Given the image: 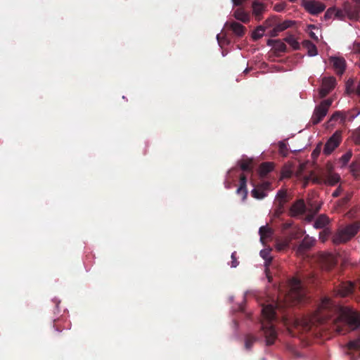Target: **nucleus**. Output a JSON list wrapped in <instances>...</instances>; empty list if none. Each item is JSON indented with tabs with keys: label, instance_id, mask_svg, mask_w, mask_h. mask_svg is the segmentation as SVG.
I'll use <instances>...</instances> for the list:
<instances>
[{
	"label": "nucleus",
	"instance_id": "f257e3e1",
	"mask_svg": "<svg viewBox=\"0 0 360 360\" xmlns=\"http://www.w3.org/2000/svg\"><path fill=\"white\" fill-rule=\"evenodd\" d=\"M333 312L338 314V321L347 323L352 330H355L360 326L359 314L349 308L334 305L327 297L321 300L315 314L311 316L297 318L293 321V324L295 328H302L304 330H308L314 323L323 321Z\"/></svg>",
	"mask_w": 360,
	"mask_h": 360
},
{
	"label": "nucleus",
	"instance_id": "6e6d98bb",
	"mask_svg": "<svg viewBox=\"0 0 360 360\" xmlns=\"http://www.w3.org/2000/svg\"><path fill=\"white\" fill-rule=\"evenodd\" d=\"M290 175V172L288 171H286V172H283L282 173V177L285 178V177H289Z\"/></svg>",
	"mask_w": 360,
	"mask_h": 360
},
{
	"label": "nucleus",
	"instance_id": "a878e982",
	"mask_svg": "<svg viewBox=\"0 0 360 360\" xmlns=\"http://www.w3.org/2000/svg\"><path fill=\"white\" fill-rule=\"evenodd\" d=\"M274 169V164L272 162H266L260 165L258 172L260 176H265L268 173L271 172Z\"/></svg>",
	"mask_w": 360,
	"mask_h": 360
},
{
	"label": "nucleus",
	"instance_id": "2f4dec72",
	"mask_svg": "<svg viewBox=\"0 0 360 360\" xmlns=\"http://www.w3.org/2000/svg\"><path fill=\"white\" fill-rule=\"evenodd\" d=\"M252 159H245L240 162V167L243 171H251L252 169Z\"/></svg>",
	"mask_w": 360,
	"mask_h": 360
},
{
	"label": "nucleus",
	"instance_id": "cd10ccee",
	"mask_svg": "<svg viewBox=\"0 0 360 360\" xmlns=\"http://www.w3.org/2000/svg\"><path fill=\"white\" fill-rule=\"evenodd\" d=\"M303 46L307 49L309 56H316L318 54L316 46L310 41H304Z\"/></svg>",
	"mask_w": 360,
	"mask_h": 360
},
{
	"label": "nucleus",
	"instance_id": "a19ab883",
	"mask_svg": "<svg viewBox=\"0 0 360 360\" xmlns=\"http://www.w3.org/2000/svg\"><path fill=\"white\" fill-rule=\"evenodd\" d=\"M278 146H279L280 153H281L282 155L285 156L287 155V153H288V148H287V146H286L285 143L281 141L278 143Z\"/></svg>",
	"mask_w": 360,
	"mask_h": 360
},
{
	"label": "nucleus",
	"instance_id": "39448f33",
	"mask_svg": "<svg viewBox=\"0 0 360 360\" xmlns=\"http://www.w3.org/2000/svg\"><path fill=\"white\" fill-rule=\"evenodd\" d=\"M304 295L305 292L302 289L300 281L296 278H293L290 282V289L287 296L288 300L301 302Z\"/></svg>",
	"mask_w": 360,
	"mask_h": 360
},
{
	"label": "nucleus",
	"instance_id": "4d7b16f0",
	"mask_svg": "<svg viewBox=\"0 0 360 360\" xmlns=\"http://www.w3.org/2000/svg\"><path fill=\"white\" fill-rule=\"evenodd\" d=\"M356 94L360 96V84L358 85L357 88H356Z\"/></svg>",
	"mask_w": 360,
	"mask_h": 360
},
{
	"label": "nucleus",
	"instance_id": "c85d7f7f",
	"mask_svg": "<svg viewBox=\"0 0 360 360\" xmlns=\"http://www.w3.org/2000/svg\"><path fill=\"white\" fill-rule=\"evenodd\" d=\"M311 209L309 210L308 213L307 214V215L304 217V220L307 222H311L313 220L315 214L319 212L321 205L320 204H319V205H316L314 207H313L312 205H311Z\"/></svg>",
	"mask_w": 360,
	"mask_h": 360
},
{
	"label": "nucleus",
	"instance_id": "4c0bfd02",
	"mask_svg": "<svg viewBox=\"0 0 360 360\" xmlns=\"http://www.w3.org/2000/svg\"><path fill=\"white\" fill-rule=\"evenodd\" d=\"M348 347L349 349H360V339H357L353 341H350L348 343Z\"/></svg>",
	"mask_w": 360,
	"mask_h": 360
},
{
	"label": "nucleus",
	"instance_id": "bb28decb",
	"mask_svg": "<svg viewBox=\"0 0 360 360\" xmlns=\"http://www.w3.org/2000/svg\"><path fill=\"white\" fill-rule=\"evenodd\" d=\"M233 16L238 20H240L243 22H247L249 21V15L246 13L243 8H237L233 12Z\"/></svg>",
	"mask_w": 360,
	"mask_h": 360
},
{
	"label": "nucleus",
	"instance_id": "7ed1b4c3",
	"mask_svg": "<svg viewBox=\"0 0 360 360\" xmlns=\"http://www.w3.org/2000/svg\"><path fill=\"white\" fill-rule=\"evenodd\" d=\"M359 230L356 224H349L340 229L333 237V243L335 245L344 243L356 235Z\"/></svg>",
	"mask_w": 360,
	"mask_h": 360
},
{
	"label": "nucleus",
	"instance_id": "09e8293b",
	"mask_svg": "<svg viewBox=\"0 0 360 360\" xmlns=\"http://www.w3.org/2000/svg\"><path fill=\"white\" fill-rule=\"evenodd\" d=\"M272 23H273V20L272 19H268V20H266L264 22L263 26H264L265 30H266V28L271 27L272 25Z\"/></svg>",
	"mask_w": 360,
	"mask_h": 360
},
{
	"label": "nucleus",
	"instance_id": "72a5a7b5",
	"mask_svg": "<svg viewBox=\"0 0 360 360\" xmlns=\"http://www.w3.org/2000/svg\"><path fill=\"white\" fill-rule=\"evenodd\" d=\"M256 341V338L252 335H248L245 338V346L247 349H250L253 345V343Z\"/></svg>",
	"mask_w": 360,
	"mask_h": 360
},
{
	"label": "nucleus",
	"instance_id": "052dcab7",
	"mask_svg": "<svg viewBox=\"0 0 360 360\" xmlns=\"http://www.w3.org/2000/svg\"><path fill=\"white\" fill-rule=\"evenodd\" d=\"M314 153H317L316 150H314V151H313V154H314Z\"/></svg>",
	"mask_w": 360,
	"mask_h": 360
},
{
	"label": "nucleus",
	"instance_id": "13d9d810",
	"mask_svg": "<svg viewBox=\"0 0 360 360\" xmlns=\"http://www.w3.org/2000/svg\"><path fill=\"white\" fill-rule=\"evenodd\" d=\"M360 115V110L357 112L356 115L352 117L351 120H353L354 118H356L357 116Z\"/></svg>",
	"mask_w": 360,
	"mask_h": 360
},
{
	"label": "nucleus",
	"instance_id": "ea45409f",
	"mask_svg": "<svg viewBox=\"0 0 360 360\" xmlns=\"http://www.w3.org/2000/svg\"><path fill=\"white\" fill-rule=\"evenodd\" d=\"M231 258V266L232 268L237 267L239 264V262L236 258V252H232Z\"/></svg>",
	"mask_w": 360,
	"mask_h": 360
},
{
	"label": "nucleus",
	"instance_id": "680f3d73",
	"mask_svg": "<svg viewBox=\"0 0 360 360\" xmlns=\"http://www.w3.org/2000/svg\"><path fill=\"white\" fill-rule=\"evenodd\" d=\"M314 153H317L316 150H314V151H313V154H314Z\"/></svg>",
	"mask_w": 360,
	"mask_h": 360
},
{
	"label": "nucleus",
	"instance_id": "4be33fe9",
	"mask_svg": "<svg viewBox=\"0 0 360 360\" xmlns=\"http://www.w3.org/2000/svg\"><path fill=\"white\" fill-rule=\"evenodd\" d=\"M227 26H229L231 30L238 37H242L245 33V27L241 24L236 22H231L230 23H226Z\"/></svg>",
	"mask_w": 360,
	"mask_h": 360
},
{
	"label": "nucleus",
	"instance_id": "a211bd4d",
	"mask_svg": "<svg viewBox=\"0 0 360 360\" xmlns=\"http://www.w3.org/2000/svg\"><path fill=\"white\" fill-rule=\"evenodd\" d=\"M288 201V194L286 190L281 189L278 191L276 195L274 202L279 207H284V205Z\"/></svg>",
	"mask_w": 360,
	"mask_h": 360
},
{
	"label": "nucleus",
	"instance_id": "dca6fc26",
	"mask_svg": "<svg viewBox=\"0 0 360 360\" xmlns=\"http://www.w3.org/2000/svg\"><path fill=\"white\" fill-rule=\"evenodd\" d=\"M236 193L242 195V200H245L248 196L247 179L245 175L240 177V185L236 190Z\"/></svg>",
	"mask_w": 360,
	"mask_h": 360
},
{
	"label": "nucleus",
	"instance_id": "412c9836",
	"mask_svg": "<svg viewBox=\"0 0 360 360\" xmlns=\"http://www.w3.org/2000/svg\"><path fill=\"white\" fill-rule=\"evenodd\" d=\"M262 315L268 321H272L275 317V309L272 304L264 306L262 310Z\"/></svg>",
	"mask_w": 360,
	"mask_h": 360
},
{
	"label": "nucleus",
	"instance_id": "6e6552de",
	"mask_svg": "<svg viewBox=\"0 0 360 360\" xmlns=\"http://www.w3.org/2000/svg\"><path fill=\"white\" fill-rule=\"evenodd\" d=\"M336 79L333 77H324L322 79L321 87L319 90V96L323 98L327 96L335 86Z\"/></svg>",
	"mask_w": 360,
	"mask_h": 360
},
{
	"label": "nucleus",
	"instance_id": "1a4fd4ad",
	"mask_svg": "<svg viewBox=\"0 0 360 360\" xmlns=\"http://www.w3.org/2000/svg\"><path fill=\"white\" fill-rule=\"evenodd\" d=\"M340 141V133H334L325 144L323 148L324 154L330 155L339 146Z\"/></svg>",
	"mask_w": 360,
	"mask_h": 360
},
{
	"label": "nucleus",
	"instance_id": "aec40b11",
	"mask_svg": "<svg viewBox=\"0 0 360 360\" xmlns=\"http://www.w3.org/2000/svg\"><path fill=\"white\" fill-rule=\"evenodd\" d=\"M270 252L271 250L269 249H264L259 252L260 256L264 260L265 272L266 275H268L269 271V266L272 261V257L271 256Z\"/></svg>",
	"mask_w": 360,
	"mask_h": 360
},
{
	"label": "nucleus",
	"instance_id": "c756f323",
	"mask_svg": "<svg viewBox=\"0 0 360 360\" xmlns=\"http://www.w3.org/2000/svg\"><path fill=\"white\" fill-rule=\"evenodd\" d=\"M284 41L287 42L294 50H298L300 47V43L293 35H288L284 38Z\"/></svg>",
	"mask_w": 360,
	"mask_h": 360
},
{
	"label": "nucleus",
	"instance_id": "37998d69",
	"mask_svg": "<svg viewBox=\"0 0 360 360\" xmlns=\"http://www.w3.org/2000/svg\"><path fill=\"white\" fill-rule=\"evenodd\" d=\"M311 181L315 184H321L324 181V174H321V176H315L311 179Z\"/></svg>",
	"mask_w": 360,
	"mask_h": 360
},
{
	"label": "nucleus",
	"instance_id": "9d476101",
	"mask_svg": "<svg viewBox=\"0 0 360 360\" xmlns=\"http://www.w3.org/2000/svg\"><path fill=\"white\" fill-rule=\"evenodd\" d=\"M262 330L265 336L266 345H272L276 337L277 333L270 323H262Z\"/></svg>",
	"mask_w": 360,
	"mask_h": 360
},
{
	"label": "nucleus",
	"instance_id": "7c9ffc66",
	"mask_svg": "<svg viewBox=\"0 0 360 360\" xmlns=\"http://www.w3.org/2000/svg\"><path fill=\"white\" fill-rule=\"evenodd\" d=\"M265 32V27L263 25L258 26L252 32V37L254 40L260 39Z\"/></svg>",
	"mask_w": 360,
	"mask_h": 360
},
{
	"label": "nucleus",
	"instance_id": "b1692460",
	"mask_svg": "<svg viewBox=\"0 0 360 360\" xmlns=\"http://www.w3.org/2000/svg\"><path fill=\"white\" fill-rule=\"evenodd\" d=\"M264 11V5L263 4L258 1L252 3V13L258 20L261 19V15Z\"/></svg>",
	"mask_w": 360,
	"mask_h": 360
},
{
	"label": "nucleus",
	"instance_id": "ddd939ff",
	"mask_svg": "<svg viewBox=\"0 0 360 360\" xmlns=\"http://www.w3.org/2000/svg\"><path fill=\"white\" fill-rule=\"evenodd\" d=\"M306 206L303 200L295 202L290 207V212L292 217L300 215L304 212Z\"/></svg>",
	"mask_w": 360,
	"mask_h": 360
},
{
	"label": "nucleus",
	"instance_id": "a18cd8bd",
	"mask_svg": "<svg viewBox=\"0 0 360 360\" xmlns=\"http://www.w3.org/2000/svg\"><path fill=\"white\" fill-rule=\"evenodd\" d=\"M285 8V6L282 4H278L274 6V10L277 12L283 11Z\"/></svg>",
	"mask_w": 360,
	"mask_h": 360
},
{
	"label": "nucleus",
	"instance_id": "0e129e2a",
	"mask_svg": "<svg viewBox=\"0 0 360 360\" xmlns=\"http://www.w3.org/2000/svg\"><path fill=\"white\" fill-rule=\"evenodd\" d=\"M290 226V224H286V227H288V226Z\"/></svg>",
	"mask_w": 360,
	"mask_h": 360
},
{
	"label": "nucleus",
	"instance_id": "79ce46f5",
	"mask_svg": "<svg viewBox=\"0 0 360 360\" xmlns=\"http://www.w3.org/2000/svg\"><path fill=\"white\" fill-rule=\"evenodd\" d=\"M288 246V241L279 242V243H276V248L277 250L281 251V250H284Z\"/></svg>",
	"mask_w": 360,
	"mask_h": 360
},
{
	"label": "nucleus",
	"instance_id": "0eeeda50",
	"mask_svg": "<svg viewBox=\"0 0 360 360\" xmlns=\"http://www.w3.org/2000/svg\"><path fill=\"white\" fill-rule=\"evenodd\" d=\"M271 190V184L269 181H264L254 188L251 191V194L253 198L262 200L267 195V191Z\"/></svg>",
	"mask_w": 360,
	"mask_h": 360
},
{
	"label": "nucleus",
	"instance_id": "473e14b6",
	"mask_svg": "<svg viewBox=\"0 0 360 360\" xmlns=\"http://www.w3.org/2000/svg\"><path fill=\"white\" fill-rule=\"evenodd\" d=\"M315 30L317 32H319V28H317L315 25H309L307 26V30L309 32V34L310 37L311 39L317 41L319 39V37H318L316 33L314 31Z\"/></svg>",
	"mask_w": 360,
	"mask_h": 360
},
{
	"label": "nucleus",
	"instance_id": "5701e85b",
	"mask_svg": "<svg viewBox=\"0 0 360 360\" xmlns=\"http://www.w3.org/2000/svg\"><path fill=\"white\" fill-rule=\"evenodd\" d=\"M260 240L264 243L265 240L269 238L273 234L272 229L268 226H262L259 229Z\"/></svg>",
	"mask_w": 360,
	"mask_h": 360
},
{
	"label": "nucleus",
	"instance_id": "4468645a",
	"mask_svg": "<svg viewBox=\"0 0 360 360\" xmlns=\"http://www.w3.org/2000/svg\"><path fill=\"white\" fill-rule=\"evenodd\" d=\"M340 180V176L338 173L330 171V167L328 169L327 174H324L323 184L328 186H334L338 184Z\"/></svg>",
	"mask_w": 360,
	"mask_h": 360
},
{
	"label": "nucleus",
	"instance_id": "f03ea898",
	"mask_svg": "<svg viewBox=\"0 0 360 360\" xmlns=\"http://www.w3.org/2000/svg\"><path fill=\"white\" fill-rule=\"evenodd\" d=\"M346 18L350 20H356L358 18V13L349 3H345L342 8L336 7L329 8L324 14L326 20L337 19L343 20Z\"/></svg>",
	"mask_w": 360,
	"mask_h": 360
},
{
	"label": "nucleus",
	"instance_id": "9b49d317",
	"mask_svg": "<svg viewBox=\"0 0 360 360\" xmlns=\"http://www.w3.org/2000/svg\"><path fill=\"white\" fill-rule=\"evenodd\" d=\"M316 240L307 236L302 240L300 244L296 248V253L298 255H302L306 251L310 250L315 244Z\"/></svg>",
	"mask_w": 360,
	"mask_h": 360
},
{
	"label": "nucleus",
	"instance_id": "20e7f679",
	"mask_svg": "<svg viewBox=\"0 0 360 360\" xmlns=\"http://www.w3.org/2000/svg\"><path fill=\"white\" fill-rule=\"evenodd\" d=\"M332 103L333 100L331 98L326 99L315 108L311 118V122L313 124H317L323 119Z\"/></svg>",
	"mask_w": 360,
	"mask_h": 360
},
{
	"label": "nucleus",
	"instance_id": "e2e57ef3",
	"mask_svg": "<svg viewBox=\"0 0 360 360\" xmlns=\"http://www.w3.org/2000/svg\"><path fill=\"white\" fill-rule=\"evenodd\" d=\"M289 1H291V2H294V1H295L296 0H289Z\"/></svg>",
	"mask_w": 360,
	"mask_h": 360
},
{
	"label": "nucleus",
	"instance_id": "3c124183",
	"mask_svg": "<svg viewBox=\"0 0 360 360\" xmlns=\"http://www.w3.org/2000/svg\"><path fill=\"white\" fill-rule=\"evenodd\" d=\"M350 199V195H347V196H345V198H343L341 201H340V204L341 205H344V204H346Z\"/></svg>",
	"mask_w": 360,
	"mask_h": 360
},
{
	"label": "nucleus",
	"instance_id": "6ab92c4d",
	"mask_svg": "<svg viewBox=\"0 0 360 360\" xmlns=\"http://www.w3.org/2000/svg\"><path fill=\"white\" fill-rule=\"evenodd\" d=\"M267 45L271 46L276 52H285L286 51L285 44L279 39H269Z\"/></svg>",
	"mask_w": 360,
	"mask_h": 360
},
{
	"label": "nucleus",
	"instance_id": "603ef678",
	"mask_svg": "<svg viewBox=\"0 0 360 360\" xmlns=\"http://www.w3.org/2000/svg\"><path fill=\"white\" fill-rule=\"evenodd\" d=\"M245 0H232V3L234 6L241 5Z\"/></svg>",
	"mask_w": 360,
	"mask_h": 360
},
{
	"label": "nucleus",
	"instance_id": "393cba45",
	"mask_svg": "<svg viewBox=\"0 0 360 360\" xmlns=\"http://www.w3.org/2000/svg\"><path fill=\"white\" fill-rule=\"evenodd\" d=\"M330 222V219L326 214L319 215L314 221L315 229H323Z\"/></svg>",
	"mask_w": 360,
	"mask_h": 360
},
{
	"label": "nucleus",
	"instance_id": "c03bdc74",
	"mask_svg": "<svg viewBox=\"0 0 360 360\" xmlns=\"http://www.w3.org/2000/svg\"><path fill=\"white\" fill-rule=\"evenodd\" d=\"M329 231L326 230H324L323 232L320 233V239L322 240L323 243H324L326 240Z\"/></svg>",
	"mask_w": 360,
	"mask_h": 360
},
{
	"label": "nucleus",
	"instance_id": "f3484780",
	"mask_svg": "<svg viewBox=\"0 0 360 360\" xmlns=\"http://www.w3.org/2000/svg\"><path fill=\"white\" fill-rule=\"evenodd\" d=\"M354 284L352 282L344 283L337 290V294L341 297H345L352 292Z\"/></svg>",
	"mask_w": 360,
	"mask_h": 360
},
{
	"label": "nucleus",
	"instance_id": "864d4df0",
	"mask_svg": "<svg viewBox=\"0 0 360 360\" xmlns=\"http://www.w3.org/2000/svg\"><path fill=\"white\" fill-rule=\"evenodd\" d=\"M283 207H279L278 205H277V208L276 209V214L277 215H279L281 214V213H283Z\"/></svg>",
	"mask_w": 360,
	"mask_h": 360
},
{
	"label": "nucleus",
	"instance_id": "5fc2aeb1",
	"mask_svg": "<svg viewBox=\"0 0 360 360\" xmlns=\"http://www.w3.org/2000/svg\"><path fill=\"white\" fill-rule=\"evenodd\" d=\"M334 329L335 330V331L338 333H342V329L339 327V326L338 325V323H336L335 324Z\"/></svg>",
	"mask_w": 360,
	"mask_h": 360
},
{
	"label": "nucleus",
	"instance_id": "e433bc0d",
	"mask_svg": "<svg viewBox=\"0 0 360 360\" xmlns=\"http://www.w3.org/2000/svg\"><path fill=\"white\" fill-rule=\"evenodd\" d=\"M283 30H280V25H276L271 30L269 31V35L270 37H276L279 32H282Z\"/></svg>",
	"mask_w": 360,
	"mask_h": 360
},
{
	"label": "nucleus",
	"instance_id": "423d86ee",
	"mask_svg": "<svg viewBox=\"0 0 360 360\" xmlns=\"http://www.w3.org/2000/svg\"><path fill=\"white\" fill-rule=\"evenodd\" d=\"M302 6L311 15H318L326 9V5L319 0H302Z\"/></svg>",
	"mask_w": 360,
	"mask_h": 360
},
{
	"label": "nucleus",
	"instance_id": "c9c22d12",
	"mask_svg": "<svg viewBox=\"0 0 360 360\" xmlns=\"http://www.w3.org/2000/svg\"><path fill=\"white\" fill-rule=\"evenodd\" d=\"M295 23V21L292 20H285L281 23H279L280 25V30H283L284 31L285 30L292 27Z\"/></svg>",
	"mask_w": 360,
	"mask_h": 360
},
{
	"label": "nucleus",
	"instance_id": "8fccbe9b",
	"mask_svg": "<svg viewBox=\"0 0 360 360\" xmlns=\"http://www.w3.org/2000/svg\"><path fill=\"white\" fill-rule=\"evenodd\" d=\"M356 3V7L353 8L354 10L359 13V11H360V0H353Z\"/></svg>",
	"mask_w": 360,
	"mask_h": 360
},
{
	"label": "nucleus",
	"instance_id": "69168bd1",
	"mask_svg": "<svg viewBox=\"0 0 360 360\" xmlns=\"http://www.w3.org/2000/svg\"><path fill=\"white\" fill-rule=\"evenodd\" d=\"M248 71V69H245L244 72H247Z\"/></svg>",
	"mask_w": 360,
	"mask_h": 360
},
{
	"label": "nucleus",
	"instance_id": "2eb2a0df",
	"mask_svg": "<svg viewBox=\"0 0 360 360\" xmlns=\"http://www.w3.org/2000/svg\"><path fill=\"white\" fill-rule=\"evenodd\" d=\"M330 60L336 72L342 75L345 69V60L342 58L339 57H331Z\"/></svg>",
	"mask_w": 360,
	"mask_h": 360
},
{
	"label": "nucleus",
	"instance_id": "f8f14e48",
	"mask_svg": "<svg viewBox=\"0 0 360 360\" xmlns=\"http://www.w3.org/2000/svg\"><path fill=\"white\" fill-rule=\"evenodd\" d=\"M320 262L326 269H329L336 263L335 257L328 252H323L320 255Z\"/></svg>",
	"mask_w": 360,
	"mask_h": 360
},
{
	"label": "nucleus",
	"instance_id": "f704fd0d",
	"mask_svg": "<svg viewBox=\"0 0 360 360\" xmlns=\"http://www.w3.org/2000/svg\"><path fill=\"white\" fill-rule=\"evenodd\" d=\"M352 156V153L351 151H347L346 153H345L340 158V161L342 163V165H346L349 161L350 160Z\"/></svg>",
	"mask_w": 360,
	"mask_h": 360
},
{
	"label": "nucleus",
	"instance_id": "58836bf2",
	"mask_svg": "<svg viewBox=\"0 0 360 360\" xmlns=\"http://www.w3.org/2000/svg\"><path fill=\"white\" fill-rule=\"evenodd\" d=\"M338 119H340L342 122H345V117L341 112H335L331 116L330 120H337Z\"/></svg>",
	"mask_w": 360,
	"mask_h": 360
},
{
	"label": "nucleus",
	"instance_id": "bf43d9fd",
	"mask_svg": "<svg viewBox=\"0 0 360 360\" xmlns=\"http://www.w3.org/2000/svg\"><path fill=\"white\" fill-rule=\"evenodd\" d=\"M354 164H352V165H351V168H352V171H354Z\"/></svg>",
	"mask_w": 360,
	"mask_h": 360
},
{
	"label": "nucleus",
	"instance_id": "49530a36",
	"mask_svg": "<svg viewBox=\"0 0 360 360\" xmlns=\"http://www.w3.org/2000/svg\"><path fill=\"white\" fill-rule=\"evenodd\" d=\"M354 136H355L356 141L360 143V127L355 130Z\"/></svg>",
	"mask_w": 360,
	"mask_h": 360
},
{
	"label": "nucleus",
	"instance_id": "de8ad7c7",
	"mask_svg": "<svg viewBox=\"0 0 360 360\" xmlns=\"http://www.w3.org/2000/svg\"><path fill=\"white\" fill-rule=\"evenodd\" d=\"M342 189L340 186L338 187L337 189L333 193L332 195L334 198H336L340 195L342 193Z\"/></svg>",
	"mask_w": 360,
	"mask_h": 360
}]
</instances>
